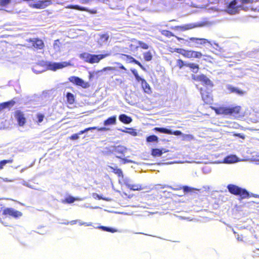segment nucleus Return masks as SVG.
Returning a JSON list of instances; mask_svg holds the SVG:
<instances>
[{"label":"nucleus","mask_w":259,"mask_h":259,"mask_svg":"<svg viewBox=\"0 0 259 259\" xmlns=\"http://www.w3.org/2000/svg\"><path fill=\"white\" fill-rule=\"evenodd\" d=\"M36 117L37 118V123H39L40 122H41L44 119V115L42 114H41V113H38L37 115H36Z\"/></svg>","instance_id":"obj_46"},{"label":"nucleus","mask_w":259,"mask_h":259,"mask_svg":"<svg viewBox=\"0 0 259 259\" xmlns=\"http://www.w3.org/2000/svg\"><path fill=\"white\" fill-rule=\"evenodd\" d=\"M122 56H125L127 60H129L130 63H134L138 65L142 69L145 70V68L143 65L138 60H136L134 57L130 55L122 54Z\"/></svg>","instance_id":"obj_20"},{"label":"nucleus","mask_w":259,"mask_h":259,"mask_svg":"<svg viewBox=\"0 0 259 259\" xmlns=\"http://www.w3.org/2000/svg\"><path fill=\"white\" fill-rule=\"evenodd\" d=\"M228 89L231 93H236L241 96L244 94L243 91L240 90L239 89L234 87L232 85H229L228 87Z\"/></svg>","instance_id":"obj_28"},{"label":"nucleus","mask_w":259,"mask_h":259,"mask_svg":"<svg viewBox=\"0 0 259 259\" xmlns=\"http://www.w3.org/2000/svg\"><path fill=\"white\" fill-rule=\"evenodd\" d=\"M175 37L179 40H183V38H181V37H178V36H175Z\"/></svg>","instance_id":"obj_55"},{"label":"nucleus","mask_w":259,"mask_h":259,"mask_svg":"<svg viewBox=\"0 0 259 259\" xmlns=\"http://www.w3.org/2000/svg\"><path fill=\"white\" fill-rule=\"evenodd\" d=\"M237 240H239V241H243L242 238H240L239 237H237Z\"/></svg>","instance_id":"obj_56"},{"label":"nucleus","mask_w":259,"mask_h":259,"mask_svg":"<svg viewBox=\"0 0 259 259\" xmlns=\"http://www.w3.org/2000/svg\"><path fill=\"white\" fill-rule=\"evenodd\" d=\"M187 67H189L192 72L195 73H197L199 69V65L194 63H188Z\"/></svg>","instance_id":"obj_27"},{"label":"nucleus","mask_w":259,"mask_h":259,"mask_svg":"<svg viewBox=\"0 0 259 259\" xmlns=\"http://www.w3.org/2000/svg\"><path fill=\"white\" fill-rule=\"evenodd\" d=\"M160 32L162 35L167 38L175 36V34L172 32L168 30H162Z\"/></svg>","instance_id":"obj_34"},{"label":"nucleus","mask_w":259,"mask_h":259,"mask_svg":"<svg viewBox=\"0 0 259 259\" xmlns=\"http://www.w3.org/2000/svg\"><path fill=\"white\" fill-rule=\"evenodd\" d=\"M88 132V131H87V128H85V129H84V130H82V131H79V133H78V134L79 135H80L83 134H84V133H85V132Z\"/></svg>","instance_id":"obj_53"},{"label":"nucleus","mask_w":259,"mask_h":259,"mask_svg":"<svg viewBox=\"0 0 259 259\" xmlns=\"http://www.w3.org/2000/svg\"><path fill=\"white\" fill-rule=\"evenodd\" d=\"M122 160L124 161V162L127 161V160L125 159H122Z\"/></svg>","instance_id":"obj_58"},{"label":"nucleus","mask_w":259,"mask_h":259,"mask_svg":"<svg viewBox=\"0 0 259 259\" xmlns=\"http://www.w3.org/2000/svg\"><path fill=\"white\" fill-rule=\"evenodd\" d=\"M137 81L141 82L142 87L145 93L150 94L151 92V88L148 82L144 78H141L138 74V72L136 70L132 71Z\"/></svg>","instance_id":"obj_4"},{"label":"nucleus","mask_w":259,"mask_h":259,"mask_svg":"<svg viewBox=\"0 0 259 259\" xmlns=\"http://www.w3.org/2000/svg\"><path fill=\"white\" fill-rule=\"evenodd\" d=\"M194 79L197 81H201L203 85L212 87L213 83L212 81L204 74L199 75Z\"/></svg>","instance_id":"obj_16"},{"label":"nucleus","mask_w":259,"mask_h":259,"mask_svg":"<svg viewBox=\"0 0 259 259\" xmlns=\"http://www.w3.org/2000/svg\"><path fill=\"white\" fill-rule=\"evenodd\" d=\"M191 41H198V42H197V44L203 45H204L207 42H208V41L205 38H196V37H190L189 39Z\"/></svg>","instance_id":"obj_29"},{"label":"nucleus","mask_w":259,"mask_h":259,"mask_svg":"<svg viewBox=\"0 0 259 259\" xmlns=\"http://www.w3.org/2000/svg\"><path fill=\"white\" fill-rule=\"evenodd\" d=\"M202 99L205 104H211L213 101V98L211 93L206 90L201 88L200 89Z\"/></svg>","instance_id":"obj_8"},{"label":"nucleus","mask_w":259,"mask_h":259,"mask_svg":"<svg viewBox=\"0 0 259 259\" xmlns=\"http://www.w3.org/2000/svg\"><path fill=\"white\" fill-rule=\"evenodd\" d=\"M229 192L234 195L239 196L242 199L249 197V193L245 189H242L238 186L229 184L227 186Z\"/></svg>","instance_id":"obj_2"},{"label":"nucleus","mask_w":259,"mask_h":259,"mask_svg":"<svg viewBox=\"0 0 259 259\" xmlns=\"http://www.w3.org/2000/svg\"><path fill=\"white\" fill-rule=\"evenodd\" d=\"M236 161V157L235 156H228L225 157L224 161L226 163H232Z\"/></svg>","instance_id":"obj_31"},{"label":"nucleus","mask_w":259,"mask_h":259,"mask_svg":"<svg viewBox=\"0 0 259 259\" xmlns=\"http://www.w3.org/2000/svg\"><path fill=\"white\" fill-rule=\"evenodd\" d=\"M144 59L146 61L152 60L153 56L150 51H148L143 53Z\"/></svg>","instance_id":"obj_37"},{"label":"nucleus","mask_w":259,"mask_h":259,"mask_svg":"<svg viewBox=\"0 0 259 259\" xmlns=\"http://www.w3.org/2000/svg\"><path fill=\"white\" fill-rule=\"evenodd\" d=\"M234 135L235 137H237L242 139H244L245 138V136L243 134L237 133V134H235Z\"/></svg>","instance_id":"obj_50"},{"label":"nucleus","mask_w":259,"mask_h":259,"mask_svg":"<svg viewBox=\"0 0 259 259\" xmlns=\"http://www.w3.org/2000/svg\"><path fill=\"white\" fill-rule=\"evenodd\" d=\"M153 131L168 135H174L175 136H181L182 135V133L180 131L177 130L172 132L170 130L164 127H156L153 128Z\"/></svg>","instance_id":"obj_13"},{"label":"nucleus","mask_w":259,"mask_h":259,"mask_svg":"<svg viewBox=\"0 0 259 259\" xmlns=\"http://www.w3.org/2000/svg\"><path fill=\"white\" fill-rule=\"evenodd\" d=\"M100 228L103 231L109 232H111V233H114L117 231V230L115 229L109 228V227H106V226H101L100 227Z\"/></svg>","instance_id":"obj_42"},{"label":"nucleus","mask_w":259,"mask_h":259,"mask_svg":"<svg viewBox=\"0 0 259 259\" xmlns=\"http://www.w3.org/2000/svg\"><path fill=\"white\" fill-rule=\"evenodd\" d=\"M52 4L51 0L38 1L32 5L31 7L35 9H44Z\"/></svg>","instance_id":"obj_15"},{"label":"nucleus","mask_w":259,"mask_h":259,"mask_svg":"<svg viewBox=\"0 0 259 259\" xmlns=\"http://www.w3.org/2000/svg\"><path fill=\"white\" fill-rule=\"evenodd\" d=\"M119 120L124 124H129L132 121V118L126 114H122L119 116Z\"/></svg>","instance_id":"obj_24"},{"label":"nucleus","mask_w":259,"mask_h":259,"mask_svg":"<svg viewBox=\"0 0 259 259\" xmlns=\"http://www.w3.org/2000/svg\"><path fill=\"white\" fill-rule=\"evenodd\" d=\"M183 56L186 58H200L202 54L200 52L185 50Z\"/></svg>","instance_id":"obj_10"},{"label":"nucleus","mask_w":259,"mask_h":259,"mask_svg":"<svg viewBox=\"0 0 259 259\" xmlns=\"http://www.w3.org/2000/svg\"><path fill=\"white\" fill-rule=\"evenodd\" d=\"M81 199L78 197H74L71 196H68L64 199L62 200V203L64 204H70L75 201H80Z\"/></svg>","instance_id":"obj_22"},{"label":"nucleus","mask_w":259,"mask_h":259,"mask_svg":"<svg viewBox=\"0 0 259 259\" xmlns=\"http://www.w3.org/2000/svg\"><path fill=\"white\" fill-rule=\"evenodd\" d=\"M13 162V160L12 159H10L8 160H3L0 161V169L3 168L4 166L7 163H12Z\"/></svg>","instance_id":"obj_40"},{"label":"nucleus","mask_w":259,"mask_h":259,"mask_svg":"<svg viewBox=\"0 0 259 259\" xmlns=\"http://www.w3.org/2000/svg\"><path fill=\"white\" fill-rule=\"evenodd\" d=\"M182 189H183L185 193H187L189 192H191L194 189V188L189 187L187 186H183L182 187Z\"/></svg>","instance_id":"obj_43"},{"label":"nucleus","mask_w":259,"mask_h":259,"mask_svg":"<svg viewBox=\"0 0 259 259\" xmlns=\"http://www.w3.org/2000/svg\"><path fill=\"white\" fill-rule=\"evenodd\" d=\"M117 64H118L119 65V68L120 69H122V70H126V68H125V67L122 65L121 64L119 63H117Z\"/></svg>","instance_id":"obj_52"},{"label":"nucleus","mask_w":259,"mask_h":259,"mask_svg":"<svg viewBox=\"0 0 259 259\" xmlns=\"http://www.w3.org/2000/svg\"><path fill=\"white\" fill-rule=\"evenodd\" d=\"M242 5L251 4L254 2V0H240Z\"/></svg>","instance_id":"obj_47"},{"label":"nucleus","mask_w":259,"mask_h":259,"mask_svg":"<svg viewBox=\"0 0 259 259\" xmlns=\"http://www.w3.org/2000/svg\"><path fill=\"white\" fill-rule=\"evenodd\" d=\"M186 137L190 139H192L193 138V137L192 135H186Z\"/></svg>","instance_id":"obj_54"},{"label":"nucleus","mask_w":259,"mask_h":259,"mask_svg":"<svg viewBox=\"0 0 259 259\" xmlns=\"http://www.w3.org/2000/svg\"><path fill=\"white\" fill-rule=\"evenodd\" d=\"M79 138V135L77 134H73L72 135H71L70 137H69V139L70 140H77Z\"/></svg>","instance_id":"obj_48"},{"label":"nucleus","mask_w":259,"mask_h":259,"mask_svg":"<svg viewBox=\"0 0 259 259\" xmlns=\"http://www.w3.org/2000/svg\"><path fill=\"white\" fill-rule=\"evenodd\" d=\"M100 38L104 41H107L109 39V36L107 33L103 34L100 35Z\"/></svg>","instance_id":"obj_45"},{"label":"nucleus","mask_w":259,"mask_h":259,"mask_svg":"<svg viewBox=\"0 0 259 259\" xmlns=\"http://www.w3.org/2000/svg\"><path fill=\"white\" fill-rule=\"evenodd\" d=\"M66 98L67 102L70 104H72L75 101L74 95L71 93H67L66 94Z\"/></svg>","instance_id":"obj_30"},{"label":"nucleus","mask_w":259,"mask_h":259,"mask_svg":"<svg viewBox=\"0 0 259 259\" xmlns=\"http://www.w3.org/2000/svg\"><path fill=\"white\" fill-rule=\"evenodd\" d=\"M125 185L127 188L133 191H139L143 189V187L141 185L126 183Z\"/></svg>","instance_id":"obj_25"},{"label":"nucleus","mask_w":259,"mask_h":259,"mask_svg":"<svg viewBox=\"0 0 259 259\" xmlns=\"http://www.w3.org/2000/svg\"><path fill=\"white\" fill-rule=\"evenodd\" d=\"M28 42L31 43V46L36 50H41L45 47L44 41L38 38H30Z\"/></svg>","instance_id":"obj_9"},{"label":"nucleus","mask_w":259,"mask_h":259,"mask_svg":"<svg viewBox=\"0 0 259 259\" xmlns=\"http://www.w3.org/2000/svg\"><path fill=\"white\" fill-rule=\"evenodd\" d=\"M73 65L70 62H54L51 63L49 62L47 64V68L48 70H50L53 71H55L58 69H62L63 68L71 66Z\"/></svg>","instance_id":"obj_3"},{"label":"nucleus","mask_w":259,"mask_h":259,"mask_svg":"<svg viewBox=\"0 0 259 259\" xmlns=\"http://www.w3.org/2000/svg\"><path fill=\"white\" fill-rule=\"evenodd\" d=\"M14 116L16 119L18 124L20 126L24 125L26 122V119L23 113L20 110H17L15 112Z\"/></svg>","instance_id":"obj_12"},{"label":"nucleus","mask_w":259,"mask_h":259,"mask_svg":"<svg viewBox=\"0 0 259 259\" xmlns=\"http://www.w3.org/2000/svg\"><path fill=\"white\" fill-rule=\"evenodd\" d=\"M115 70V68L113 67H106L104 68V70H108V71H113Z\"/></svg>","instance_id":"obj_51"},{"label":"nucleus","mask_w":259,"mask_h":259,"mask_svg":"<svg viewBox=\"0 0 259 259\" xmlns=\"http://www.w3.org/2000/svg\"><path fill=\"white\" fill-rule=\"evenodd\" d=\"M110 55L111 53L110 52L100 55H93L84 53L80 55V57L85 59L87 62L94 64L99 62L101 60L109 56Z\"/></svg>","instance_id":"obj_1"},{"label":"nucleus","mask_w":259,"mask_h":259,"mask_svg":"<svg viewBox=\"0 0 259 259\" xmlns=\"http://www.w3.org/2000/svg\"><path fill=\"white\" fill-rule=\"evenodd\" d=\"M176 20L175 19H173V20H169V22H174V21H176Z\"/></svg>","instance_id":"obj_57"},{"label":"nucleus","mask_w":259,"mask_h":259,"mask_svg":"<svg viewBox=\"0 0 259 259\" xmlns=\"http://www.w3.org/2000/svg\"><path fill=\"white\" fill-rule=\"evenodd\" d=\"M240 8L243 9V7L242 5H237V0H233L227 7L228 13L231 15L237 14Z\"/></svg>","instance_id":"obj_5"},{"label":"nucleus","mask_w":259,"mask_h":259,"mask_svg":"<svg viewBox=\"0 0 259 259\" xmlns=\"http://www.w3.org/2000/svg\"><path fill=\"white\" fill-rule=\"evenodd\" d=\"M198 26V25H197L196 24L190 23V24H185L183 26H176L175 27V29H180L181 30L185 31V30H187L194 28L195 27H197Z\"/></svg>","instance_id":"obj_18"},{"label":"nucleus","mask_w":259,"mask_h":259,"mask_svg":"<svg viewBox=\"0 0 259 259\" xmlns=\"http://www.w3.org/2000/svg\"><path fill=\"white\" fill-rule=\"evenodd\" d=\"M103 199L106 200H107V199H105V198H103Z\"/></svg>","instance_id":"obj_59"},{"label":"nucleus","mask_w":259,"mask_h":259,"mask_svg":"<svg viewBox=\"0 0 259 259\" xmlns=\"http://www.w3.org/2000/svg\"><path fill=\"white\" fill-rule=\"evenodd\" d=\"M146 141L148 143L158 142V138L155 135H150L146 138Z\"/></svg>","instance_id":"obj_36"},{"label":"nucleus","mask_w":259,"mask_h":259,"mask_svg":"<svg viewBox=\"0 0 259 259\" xmlns=\"http://www.w3.org/2000/svg\"><path fill=\"white\" fill-rule=\"evenodd\" d=\"M167 151L168 150L164 149H160L158 148H154L151 150V155L154 157L160 156L163 153H166Z\"/></svg>","instance_id":"obj_23"},{"label":"nucleus","mask_w":259,"mask_h":259,"mask_svg":"<svg viewBox=\"0 0 259 259\" xmlns=\"http://www.w3.org/2000/svg\"><path fill=\"white\" fill-rule=\"evenodd\" d=\"M68 8L72 9L77 10L78 11L88 12L89 13L92 14H95L97 13V10L95 9L89 10L85 7H80L78 5H69L68 6Z\"/></svg>","instance_id":"obj_17"},{"label":"nucleus","mask_w":259,"mask_h":259,"mask_svg":"<svg viewBox=\"0 0 259 259\" xmlns=\"http://www.w3.org/2000/svg\"><path fill=\"white\" fill-rule=\"evenodd\" d=\"M187 64L188 63H185L182 59H178L177 61V66L180 69H182V68L184 66L187 67Z\"/></svg>","instance_id":"obj_39"},{"label":"nucleus","mask_w":259,"mask_h":259,"mask_svg":"<svg viewBox=\"0 0 259 259\" xmlns=\"http://www.w3.org/2000/svg\"><path fill=\"white\" fill-rule=\"evenodd\" d=\"M116 122V116L115 115L111 116L104 121V125L115 124Z\"/></svg>","instance_id":"obj_26"},{"label":"nucleus","mask_w":259,"mask_h":259,"mask_svg":"<svg viewBox=\"0 0 259 259\" xmlns=\"http://www.w3.org/2000/svg\"><path fill=\"white\" fill-rule=\"evenodd\" d=\"M128 47L130 52H135V51H137L139 49L138 40L135 38L132 39Z\"/></svg>","instance_id":"obj_19"},{"label":"nucleus","mask_w":259,"mask_h":259,"mask_svg":"<svg viewBox=\"0 0 259 259\" xmlns=\"http://www.w3.org/2000/svg\"><path fill=\"white\" fill-rule=\"evenodd\" d=\"M241 107L240 106H235L233 107H228V115H231L235 117H239L241 116Z\"/></svg>","instance_id":"obj_11"},{"label":"nucleus","mask_w":259,"mask_h":259,"mask_svg":"<svg viewBox=\"0 0 259 259\" xmlns=\"http://www.w3.org/2000/svg\"><path fill=\"white\" fill-rule=\"evenodd\" d=\"M217 114L228 115V107L221 106L218 108H212Z\"/></svg>","instance_id":"obj_21"},{"label":"nucleus","mask_w":259,"mask_h":259,"mask_svg":"<svg viewBox=\"0 0 259 259\" xmlns=\"http://www.w3.org/2000/svg\"><path fill=\"white\" fill-rule=\"evenodd\" d=\"M69 80L74 84L80 86L84 89L88 88L90 87V84L88 82H85L81 78L77 76H71L69 78Z\"/></svg>","instance_id":"obj_6"},{"label":"nucleus","mask_w":259,"mask_h":259,"mask_svg":"<svg viewBox=\"0 0 259 259\" xmlns=\"http://www.w3.org/2000/svg\"><path fill=\"white\" fill-rule=\"evenodd\" d=\"M87 131H91L93 130H97L99 132L107 131L109 130L108 128H107L106 127H99L97 126L89 127L87 128Z\"/></svg>","instance_id":"obj_35"},{"label":"nucleus","mask_w":259,"mask_h":259,"mask_svg":"<svg viewBox=\"0 0 259 259\" xmlns=\"http://www.w3.org/2000/svg\"><path fill=\"white\" fill-rule=\"evenodd\" d=\"M15 104V101L14 100H10L7 102H3L1 103L2 106H3V108L5 109L7 107H12Z\"/></svg>","instance_id":"obj_33"},{"label":"nucleus","mask_w":259,"mask_h":259,"mask_svg":"<svg viewBox=\"0 0 259 259\" xmlns=\"http://www.w3.org/2000/svg\"><path fill=\"white\" fill-rule=\"evenodd\" d=\"M138 44L139 48L140 47L142 49H144V50H147L149 48V45L147 44H146L142 41L138 40Z\"/></svg>","instance_id":"obj_41"},{"label":"nucleus","mask_w":259,"mask_h":259,"mask_svg":"<svg viewBox=\"0 0 259 259\" xmlns=\"http://www.w3.org/2000/svg\"><path fill=\"white\" fill-rule=\"evenodd\" d=\"M124 132L128 133L133 136H136L138 134L136 130L133 128H126L125 130L123 131Z\"/></svg>","instance_id":"obj_38"},{"label":"nucleus","mask_w":259,"mask_h":259,"mask_svg":"<svg viewBox=\"0 0 259 259\" xmlns=\"http://www.w3.org/2000/svg\"><path fill=\"white\" fill-rule=\"evenodd\" d=\"M2 214L6 217H11L17 218L22 215L21 212L16 210L13 208H5L3 209Z\"/></svg>","instance_id":"obj_7"},{"label":"nucleus","mask_w":259,"mask_h":259,"mask_svg":"<svg viewBox=\"0 0 259 259\" xmlns=\"http://www.w3.org/2000/svg\"><path fill=\"white\" fill-rule=\"evenodd\" d=\"M11 0H0V6L5 7L11 3Z\"/></svg>","instance_id":"obj_44"},{"label":"nucleus","mask_w":259,"mask_h":259,"mask_svg":"<svg viewBox=\"0 0 259 259\" xmlns=\"http://www.w3.org/2000/svg\"><path fill=\"white\" fill-rule=\"evenodd\" d=\"M112 170V172L117 175L118 177H123V173L121 169L118 168H114L112 166H109Z\"/></svg>","instance_id":"obj_32"},{"label":"nucleus","mask_w":259,"mask_h":259,"mask_svg":"<svg viewBox=\"0 0 259 259\" xmlns=\"http://www.w3.org/2000/svg\"><path fill=\"white\" fill-rule=\"evenodd\" d=\"M112 151L116 155V157L122 159L124 156V153L126 151V148L122 146H113Z\"/></svg>","instance_id":"obj_14"},{"label":"nucleus","mask_w":259,"mask_h":259,"mask_svg":"<svg viewBox=\"0 0 259 259\" xmlns=\"http://www.w3.org/2000/svg\"><path fill=\"white\" fill-rule=\"evenodd\" d=\"M184 50H185L183 49L176 48L175 49L174 51L183 55V53H184Z\"/></svg>","instance_id":"obj_49"}]
</instances>
